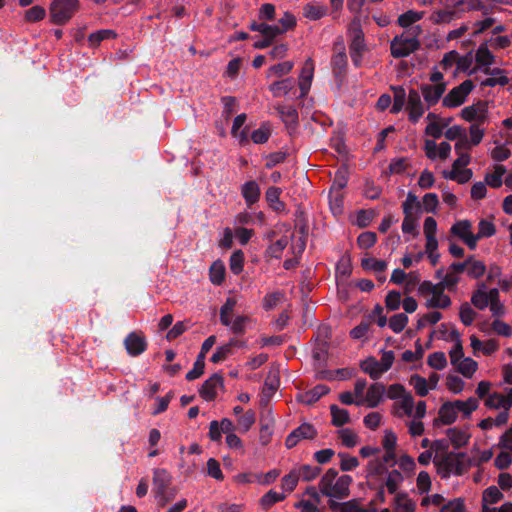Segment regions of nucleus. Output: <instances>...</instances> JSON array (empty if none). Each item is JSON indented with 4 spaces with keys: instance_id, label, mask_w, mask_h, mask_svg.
<instances>
[{
    "instance_id": "obj_39",
    "label": "nucleus",
    "mask_w": 512,
    "mask_h": 512,
    "mask_svg": "<svg viewBox=\"0 0 512 512\" xmlns=\"http://www.w3.org/2000/svg\"><path fill=\"white\" fill-rule=\"evenodd\" d=\"M506 173V168L503 165H496L493 173H488L485 176V182L492 188H499L502 185V176Z\"/></svg>"
},
{
    "instance_id": "obj_18",
    "label": "nucleus",
    "mask_w": 512,
    "mask_h": 512,
    "mask_svg": "<svg viewBox=\"0 0 512 512\" xmlns=\"http://www.w3.org/2000/svg\"><path fill=\"white\" fill-rule=\"evenodd\" d=\"M483 72L486 75H490L491 77L486 78L481 82V86L487 87H495L497 85L505 86L509 83L508 77L505 75V71L500 68L486 67L483 69Z\"/></svg>"
},
{
    "instance_id": "obj_11",
    "label": "nucleus",
    "mask_w": 512,
    "mask_h": 512,
    "mask_svg": "<svg viewBox=\"0 0 512 512\" xmlns=\"http://www.w3.org/2000/svg\"><path fill=\"white\" fill-rule=\"evenodd\" d=\"M347 55L345 52V45L343 41L334 44V55L331 59V65L334 75L339 78L346 74L347 70Z\"/></svg>"
},
{
    "instance_id": "obj_5",
    "label": "nucleus",
    "mask_w": 512,
    "mask_h": 512,
    "mask_svg": "<svg viewBox=\"0 0 512 512\" xmlns=\"http://www.w3.org/2000/svg\"><path fill=\"white\" fill-rule=\"evenodd\" d=\"M473 88L474 84L472 80L463 81L459 86L449 91L443 98L442 105L448 108H455L462 105Z\"/></svg>"
},
{
    "instance_id": "obj_61",
    "label": "nucleus",
    "mask_w": 512,
    "mask_h": 512,
    "mask_svg": "<svg viewBox=\"0 0 512 512\" xmlns=\"http://www.w3.org/2000/svg\"><path fill=\"white\" fill-rule=\"evenodd\" d=\"M471 303L479 310H484L488 305V298L486 296V291L482 289H477L473 292L471 297Z\"/></svg>"
},
{
    "instance_id": "obj_33",
    "label": "nucleus",
    "mask_w": 512,
    "mask_h": 512,
    "mask_svg": "<svg viewBox=\"0 0 512 512\" xmlns=\"http://www.w3.org/2000/svg\"><path fill=\"white\" fill-rule=\"evenodd\" d=\"M294 87V80L286 78L281 81H276L270 85V91L275 97L287 95Z\"/></svg>"
},
{
    "instance_id": "obj_25",
    "label": "nucleus",
    "mask_w": 512,
    "mask_h": 512,
    "mask_svg": "<svg viewBox=\"0 0 512 512\" xmlns=\"http://www.w3.org/2000/svg\"><path fill=\"white\" fill-rule=\"evenodd\" d=\"M439 421L443 425H451L457 419V411L453 401H447L442 404L438 411Z\"/></svg>"
},
{
    "instance_id": "obj_56",
    "label": "nucleus",
    "mask_w": 512,
    "mask_h": 512,
    "mask_svg": "<svg viewBox=\"0 0 512 512\" xmlns=\"http://www.w3.org/2000/svg\"><path fill=\"white\" fill-rule=\"evenodd\" d=\"M338 456L341 458L340 469L344 472L352 471L359 466V461L354 456L343 452L338 453Z\"/></svg>"
},
{
    "instance_id": "obj_13",
    "label": "nucleus",
    "mask_w": 512,
    "mask_h": 512,
    "mask_svg": "<svg viewBox=\"0 0 512 512\" xmlns=\"http://www.w3.org/2000/svg\"><path fill=\"white\" fill-rule=\"evenodd\" d=\"M445 6L450 7L459 19L462 14L478 11L484 8L480 0H445Z\"/></svg>"
},
{
    "instance_id": "obj_3",
    "label": "nucleus",
    "mask_w": 512,
    "mask_h": 512,
    "mask_svg": "<svg viewBox=\"0 0 512 512\" xmlns=\"http://www.w3.org/2000/svg\"><path fill=\"white\" fill-rule=\"evenodd\" d=\"M79 9V0H53L50 4V20L56 25H64Z\"/></svg>"
},
{
    "instance_id": "obj_32",
    "label": "nucleus",
    "mask_w": 512,
    "mask_h": 512,
    "mask_svg": "<svg viewBox=\"0 0 512 512\" xmlns=\"http://www.w3.org/2000/svg\"><path fill=\"white\" fill-rule=\"evenodd\" d=\"M453 402L457 413L462 412L465 418H469L472 412L475 411L479 405L478 400L474 397H470L466 401L455 400Z\"/></svg>"
},
{
    "instance_id": "obj_42",
    "label": "nucleus",
    "mask_w": 512,
    "mask_h": 512,
    "mask_svg": "<svg viewBox=\"0 0 512 512\" xmlns=\"http://www.w3.org/2000/svg\"><path fill=\"white\" fill-rule=\"evenodd\" d=\"M388 473L385 485L390 494H395L400 483L403 482L404 478L400 471L392 470Z\"/></svg>"
},
{
    "instance_id": "obj_58",
    "label": "nucleus",
    "mask_w": 512,
    "mask_h": 512,
    "mask_svg": "<svg viewBox=\"0 0 512 512\" xmlns=\"http://www.w3.org/2000/svg\"><path fill=\"white\" fill-rule=\"evenodd\" d=\"M238 428L240 432H247L255 422V413L253 411H247L238 418Z\"/></svg>"
},
{
    "instance_id": "obj_59",
    "label": "nucleus",
    "mask_w": 512,
    "mask_h": 512,
    "mask_svg": "<svg viewBox=\"0 0 512 512\" xmlns=\"http://www.w3.org/2000/svg\"><path fill=\"white\" fill-rule=\"evenodd\" d=\"M300 477L296 470H292L289 474L285 475L281 480V486L284 490L291 492L298 484Z\"/></svg>"
},
{
    "instance_id": "obj_53",
    "label": "nucleus",
    "mask_w": 512,
    "mask_h": 512,
    "mask_svg": "<svg viewBox=\"0 0 512 512\" xmlns=\"http://www.w3.org/2000/svg\"><path fill=\"white\" fill-rule=\"evenodd\" d=\"M408 322V317L404 313L393 315L389 320V327L395 333H400L404 330Z\"/></svg>"
},
{
    "instance_id": "obj_55",
    "label": "nucleus",
    "mask_w": 512,
    "mask_h": 512,
    "mask_svg": "<svg viewBox=\"0 0 512 512\" xmlns=\"http://www.w3.org/2000/svg\"><path fill=\"white\" fill-rule=\"evenodd\" d=\"M284 499L285 495L283 493H278L273 490H270L262 496L261 505L264 509H269L272 505Z\"/></svg>"
},
{
    "instance_id": "obj_62",
    "label": "nucleus",
    "mask_w": 512,
    "mask_h": 512,
    "mask_svg": "<svg viewBox=\"0 0 512 512\" xmlns=\"http://www.w3.org/2000/svg\"><path fill=\"white\" fill-rule=\"evenodd\" d=\"M342 444L347 448H353L357 444V435L350 429L345 428L338 431Z\"/></svg>"
},
{
    "instance_id": "obj_40",
    "label": "nucleus",
    "mask_w": 512,
    "mask_h": 512,
    "mask_svg": "<svg viewBox=\"0 0 512 512\" xmlns=\"http://www.w3.org/2000/svg\"><path fill=\"white\" fill-rule=\"evenodd\" d=\"M361 266L365 270H373L376 273L384 272L387 268V263L384 260H378L373 257L363 258Z\"/></svg>"
},
{
    "instance_id": "obj_51",
    "label": "nucleus",
    "mask_w": 512,
    "mask_h": 512,
    "mask_svg": "<svg viewBox=\"0 0 512 512\" xmlns=\"http://www.w3.org/2000/svg\"><path fill=\"white\" fill-rule=\"evenodd\" d=\"M503 494L496 486H490L483 492L482 501L486 504H495L503 499Z\"/></svg>"
},
{
    "instance_id": "obj_57",
    "label": "nucleus",
    "mask_w": 512,
    "mask_h": 512,
    "mask_svg": "<svg viewBox=\"0 0 512 512\" xmlns=\"http://www.w3.org/2000/svg\"><path fill=\"white\" fill-rule=\"evenodd\" d=\"M483 124L484 123H473L470 126V128H469L470 141L469 142L471 145L476 146L481 143L483 136L485 134V129L481 127Z\"/></svg>"
},
{
    "instance_id": "obj_9",
    "label": "nucleus",
    "mask_w": 512,
    "mask_h": 512,
    "mask_svg": "<svg viewBox=\"0 0 512 512\" xmlns=\"http://www.w3.org/2000/svg\"><path fill=\"white\" fill-rule=\"evenodd\" d=\"M317 436V430L310 423H302L299 427L295 428L285 440V445L288 449L295 447L302 439H313Z\"/></svg>"
},
{
    "instance_id": "obj_49",
    "label": "nucleus",
    "mask_w": 512,
    "mask_h": 512,
    "mask_svg": "<svg viewBox=\"0 0 512 512\" xmlns=\"http://www.w3.org/2000/svg\"><path fill=\"white\" fill-rule=\"evenodd\" d=\"M116 36H117V34L113 30H110V29L99 30L97 32L90 34L88 37V41L91 44V46H97L104 39H114V38H116Z\"/></svg>"
},
{
    "instance_id": "obj_24",
    "label": "nucleus",
    "mask_w": 512,
    "mask_h": 512,
    "mask_svg": "<svg viewBox=\"0 0 512 512\" xmlns=\"http://www.w3.org/2000/svg\"><path fill=\"white\" fill-rule=\"evenodd\" d=\"M281 193V188L275 186L269 187L265 193V198L270 208H272L274 211L278 213H282L285 211V204L280 200Z\"/></svg>"
},
{
    "instance_id": "obj_44",
    "label": "nucleus",
    "mask_w": 512,
    "mask_h": 512,
    "mask_svg": "<svg viewBox=\"0 0 512 512\" xmlns=\"http://www.w3.org/2000/svg\"><path fill=\"white\" fill-rule=\"evenodd\" d=\"M206 354H198L196 361L194 362L193 368L186 374L188 381L199 378L204 373Z\"/></svg>"
},
{
    "instance_id": "obj_27",
    "label": "nucleus",
    "mask_w": 512,
    "mask_h": 512,
    "mask_svg": "<svg viewBox=\"0 0 512 512\" xmlns=\"http://www.w3.org/2000/svg\"><path fill=\"white\" fill-rule=\"evenodd\" d=\"M338 471L334 468H329L319 481V490L323 496L328 497L331 495V490L334 486Z\"/></svg>"
},
{
    "instance_id": "obj_46",
    "label": "nucleus",
    "mask_w": 512,
    "mask_h": 512,
    "mask_svg": "<svg viewBox=\"0 0 512 512\" xmlns=\"http://www.w3.org/2000/svg\"><path fill=\"white\" fill-rule=\"evenodd\" d=\"M496 233L495 225L491 221L482 219L478 224V232L475 234L476 243L482 238H488Z\"/></svg>"
},
{
    "instance_id": "obj_35",
    "label": "nucleus",
    "mask_w": 512,
    "mask_h": 512,
    "mask_svg": "<svg viewBox=\"0 0 512 512\" xmlns=\"http://www.w3.org/2000/svg\"><path fill=\"white\" fill-rule=\"evenodd\" d=\"M455 19H458L456 17L455 12L450 7H447V6L445 9L433 12L430 16V20L434 24H446V23H450L451 21H453Z\"/></svg>"
},
{
    "instance_id": "obj_63",
    "label": "nucleus",
    "mask_w": 512,
    "mask_h": 512,
    "mask_svg": "<svg viewBox=\"0 0 512 512\" xmlns=\"http://www.w3.org/2000/svg\"><path fill=\"white\" fill-rule=\"evenodd\" d=\"M46 15V11L42 6L36 5L25 12V20L27 22H38Z\"/></svg>"
},
{
    "instance_id": "obj_60",
    "label": "nucleus",
    "mask_w": 512,
    "mask_h": 512,
    "mask_svg": "<svg viewBox=\"0 0 512 512\" xmlns=\"http://www.w3.org/2000/svg\"><path fill=\"white\" fill-rule=\"evenodd\" d=\"M376 233L367 231L361 233L357 238V244L362 249H369L376 243Z\"/></svg>"
},
{
    "instance_id": "obj_22",
    "label": "nucleus",
    "mask_w": 512,
    "mask_h": 512,
    "mask_svg": "<svg viewBox=\"0 0 512 512\" xmlns=\"http://www.w3.org/2000/svg\"><path fill=\"white\" fill-rule=\"evenodd\" d=\"M171 483V476L165 469H155L153 485L157 496H164Z\"/></svg>"
},
{
    "instance_id": "obj_48",
    "label": "nucleus",
    "mask_w": 512,
    "mask_h": 512,
    "mask_svg": "<svg viewBox=\"0 0 512 512\" xmlns=\"http://www.w3.org/2000/svg\"><path fill=\"white\" fill-rule=\"evenodd\" d=\"M244 266V253L241 250H236L232 253L229 261V268L235 275L243 271Z\"/></svg>"
},
{
    "instance_id": "obj_43",
    "label": "nucleus",
    "mask_w": 512,
    "mask_h": 512,
    "mask_svg": "<svg viewBox=\"0 0 512 512\" xmlns=\"http://www.w3.org/2000/svg\"><path fill=\"white\" fill-rule=\"evenodd\" d=\"M331 337V328L327 325L318 327L316 341L318 343V350L326 351L330 348L327 339Z\"/></svg>"
},
{
    "instance_id": "obj_17",
    "label": "nucleus",
    "mask_w": 512,
    "mask_h": 512,
    "mask_svg": "<svg viewBox=\"0 0 512 512\" xmlns=\"http://www.w3.org/2000/svg\"><path fill=\"white\" fill-rule=\"evenodd\" d=\"M353 482V479L350 475H342L338 477L334 483V486L331 490V495L329 498L336 499H345L350 495V485Z\"/></svg>"
},
{
    "instance_id": "obj_6",
    "label": "nucleus",
    "mask_w": 512,
    "mask_h": 512,
    "mask_svg": "<svg viewBox=\"0 0 512 512\" xmlns=\"http://www.w3.org/2000/svg\"><path fill=\"white\" fill-rule=\"evenodd\" d=\"M430 336L431 338L443 339L452 342L453 346L449 352H463V346L459 332L447 324H441L437 329L431 332Z\"/></svg>"
},
{
    "instance_id": "obj_12",
    "label": "nucleus",
    "mask_w": 512,
    "mask_h": 512,
    "mask_svg": "<svg viewBox=\"0 0 512 512\" xmlns=\"http://www.w3.org/2000/svg\"><path fill=\"white\" fill-rule=\"evenodd\" d=\"M451 364L457 372L466 378H471L478 368V364L470 357H464L465 354H449Z\"/></svg>"
},
{
    "instance_id": "obj_16",
    "label": "nucleus",
    "mask_w": 512,
    "mask_h": 512,
    "mask_svg": "<svg viewBox=\"0 0 512 512\" xmlns=\"http://www.w3.org/2000/svg\"><path fill=\"white\" fill-rule=\"evenodd\" d=\"M445 90V83H438L435 85L423 84L421 86L422 95L429 107L435 105L440 100Z\"/></svg>"
},
{
    "instance_id": "obj_64",
    "label": "nucleus",
    "mask_w": 512,
    "mask_h": 512,
    "mask_svg": "<svg viewBox=\"0 0 512 512\" xmlns=\"http://www.w3.org/2000/svg\"><path fill=\"white\" fill-rule=\"evenodd\" d=\"M512 463V453L511 451H502L499 453L494 461V465L499 470L508 469Z\"/></svg>"
},
{
    "instance_id": "obj_23",
    "label": "nucleus",
    "mask_w": 512,
    "mask_h": 512,
    "mask_svg": "<svg viewBox=\"0 0 512 512\" xmlns=\"http://www.w3.org/2000/svg\"><path fill=\"white\" fill-rule=\"evenodd\" d=\"M385 390L384 384L376 382L370 385L367 390L366 397L362 401H365L368 407L376 408L382 401Z\"/></svg>"
},
{
    "instance_id": "obj_28",
    "label": "nucleus",
    "mask_w": 512,
    "mask_h": 512,
    "mask_svg": "<svg viewBox=\"0 0 512 512\" xmlns=\"http://www.w3.org/2000/svg\"><path fill=\"white\" fill-rule=\"evenodd\" d=\"M242 195L248 206L256 203L260 198V188L255 181H248L242 186Z\"/></svg>"
},
{
    "instance_id": "obj_10",
    "label": "nucleus",
    "mask_w": 512,
    "mask_h": 512,
    "mask_svg": "<svg viewBox=\"0 0 512 512\" xmlns=\"http://www.w3.org/2000/svg\"><path fill=\"white\" fill-rule=\"evenodd\" d=\"M348 34L351 38L349 50L355 52H365L366 44L364 39V32L361 27L360 19L355 17L348 28Z\"/></svg>"
},
{
    "instance_id": "obj_38",
    "label": "nucleus",
    "mask_w": 512,
    "mask_h": 512,
    "mask_svg": "<svg viewBox=\"0 0 512 512\" xmlns=\"http://www.w3.org/2000/svg\"><path fill=\"white\" fill-rule=\"evenodd\" d=\"M279 387V378L277 376V372L270 371L267 375L264 387H263V396L269 400V398L276 392Z\"/></svg>"
},
{
    "instance_id": "obj_31",
    "label": "nucleus",
    "mask_w": 512,
    "mask_h": 512,
    "mask_svg": "<svg viewBox=\"0 0 512 512\" xmlns=\"http://www.w3.org/2000/svg\"><path fill=\"white\" fill-rule=\"evenodd\" d=\"M332 416V425L335 427H342L350 422V415L346 409L339 408L336 404L330 406Z\"/></svg>"
},
{
    "instance_id": "obj_45",
    "label": "nucleus",
    "mask_w": 512,
    "mask_h": 512,
    "mask_svg": "<svg viewBox=\"0 0 512 512\" xmlns=\"http://www.w3.org/2000/svg\"><path fill=\"white\" fill-rule=\"evenodd\" d=\"M409 384L414 387L417 395L421 397H425L429 392L427 380L418 374H413L410 377Z\"/></svg>"
},
{
    "instance_id": "obj_34",
    "label": "nucleus",
    "mask_w": 512,
    "mask_h": 512,
    "mask_svg": "<svg viewBox=\"0 0 512 512\" xmlns=\"http://www.w3.org/2000/svg\"><path fill=\"white\" fill-rule=\"evenodd\" d=\"M210 281L221 285L225 279V266L221 260L214 261L209 269Z\"/></svg>"
},
{
    "instance_id": "obj_14",
    "label": "nucleus",
    "mask_w": 512,
    "mask_h": 512,
    "mask_svg": "<svg viewBox=\"0 0 512 512\" xmlns=\"http://www.w3.org/2000/svg\"><path fill=\"white\" fill-rule=\"evenodd\" d=\"M406 109L409 112V120L416 123L424 114V107L418 91L411 89L408 94Z\"/></svg>"
},
{
    "instance_id": "obj_36",
    "label": "nucleus",
    "mask_w": 512,
    "mask_h": 512,
    "mask_svg": "<svg viewBox=\"0 0 512 512\" xmlns=\"http://www.w3.org/2000/svg\"><path fill=\"white\" fill-rule=\"evenodd\" d=\"M277 111L287 126H296L298 123V112L293 106H278Z\"/></svg>"
},
{
    "instance_id": "obj_41",
    "label": "nucleus",
    "mask_w": 512,
    "mask_h": 512,
    "mask_svg": "<svg viewBox=\"0 0 512 512\" xmlns=\"http://www.w3.org/2000/svg\"><path fill=\"white\" fill-rule=\"evenodd\" d=\"M322 469L319 466H311L308 464L302 465L297 473L299 474V477L306 482L312 481L315 478H317Z\"/></svg>"
},
{
    "instance_id": "obj_7",
    "label": "nucleus",
    "mask_w": 512,
    "mask_h": 512,
    "mask_svg": "<svg viewBox=\"0 0 512 512\" xmlns=\"http://www.w3.org/2000/svg\"><path fill=\"white\" fill-rule=\"evenodd\" d=\"M450 233L458 237L469 249L477 247L475 234L472 232V224L469 220H460L452 225Z\"/></svg>"
},
{
    "instance_id": "obj_50",
    "label": "nucleus",
    "mask_w": 512,
    "mask_h": 512,
    "mask_svg": "<svg viewBox=\"0 0 512 512\" xmlns=\"http://www.w3.org/2000/svg\"><path fill=\"white\" fill-rule=\"evenodd\" d=\"M476 316L477 313L471 308L469 303L465 302L460 306L459 317L465 326L471 325Z\"/></svg>"
},
{
    "instance_id": "obj_1",
    "label": "nucleus",
    "mask_w": 512,
    "mask_h": 512,
    "mask_svg": "<svg viewBox=\"0 0 512 512\" xmlns=\"http://www.w3.org/2000/svg\"><path fill=\"white\" fill-rule=\"evenodd\" d=\"M423 30L420 25L410 27L408 30L396 35L390 41V54L393 58L399 59L409 56L418 51L421 47L419 36Z\"/></svg>"
},
{
    "instance_id": "obj_19",
    "label": "nucleus",
    "mask_w": 512,
    "mask_h": 512,
    "mask_svg": "<svg viewBox=\"0 0 512 512\" xmlns=\"http://www.w3.org/2000/svg\"><path fill=\"white\" fill-rule=\"evenodd\" d=\"M425 154L426 156L434 160L437 155L440 159L445 160L449 157L450 151H451V145L448 142H441L439 144L438 153L437 150V144L433 140H426L425 146H424Z\"/></svg>"
},
{
    "instance_id": "obj_21",
    "label": "nucleus",
    "mask_w": 512,
    "mask_h": 512,
    "mask_svg": "<svg viewBox=\"0 0 512 512\" xmlns=\"http://www.w3.org/2000/svg\"><path fill=\"white\" fill-rule=\"evenodd\" d=\"M330 391L329 387L323 384L316 385L312 389L300 394L297 399L299 402L311 405L317 402L322 396L328 394Z\"/></svg>"
},
{
    "instance_id": "obj_30",
    "label": "nucleus",
    "mask_w": 512,
    "mask_h": 512,
    "mask_svg": "<svg viewBox=\"0 0 512 512\" xmlns=\"http://www.w3.org/2000/svg\"><path fill=\"white\" fill-rule=\"evenodd\" d=\"M475 61L478 66L486 68L495 63L494 55L489 51L487 45L481 44L476 51Z\"/></svg>"
},
{
    "instance_id": "obj_15",
    "label": "nucleus",
    "mask_w": 512,
    "mask_h": 512,
    "mask_svg": "<svg viewBox=\"0 0 512 512\" xmlns=\"http://www.w3.org/2000/svg\"><path fill=\"white\" fill-rule=\"evenodd\" d=\"M223 386V377L217 373L213 374L202 384L199 393L206 401H212L216 398V388Z\"/></svg>"
},
{
    "instance_id": "obj_37",
    "label": "nucleus",
    "mask_w": 512,
    "mask_h": 512,
    "mask_svg": "<svg viewBox=\"0 0 512 512\" xmlns=\"http://www.w3.org/2000/svg\"><path fill=\"white\" fill-rule=\"evenodd\" d=\"M424 17V12H418L414 10H408L405 13L401 14L398 19L397 23L399 26L403 28H408L417 21L421 20Z\"/></svg>"
},
{
    "instance_id": "obj_20",
    "label": "nucleus",
    "mask_w": 512,
    "mask_h": 512,
    "mask_svg": "<svg viewBox=\"0 0 512 512\" xmlns=\"http://www.w3.org/2000/svg\"><path fill=\"white\" fill-rule=\"evenodd\" d=\"M127 352H144L147 342L142 332H131L124 341Z\"/></svg>"
},
{
    "instance_id": "obj_47",
    "label": "nucleus",
    "mask_w": 512,
    "mask_h": 512,
    "mask_svg": "<svg viewBox=\"0 0 512 512\" xmlns=\"http://www.w3.org/2000/svg\"><path fill=\"white\" fill-rule=\"evenodd\" d=\"M394 91V103L391 108V113L400 112L406 102V92L402 86H397L392 88Z\"/></svg>"
},
{
    "instance_id": "obj_52",
    "label": "nucleus",
    "mask_w": 512,
    "mask_h": 512,
    "mask_svg": "<svg viewBox=\"0 0 512 512\" xmlns=\"http://www.w3.org/2000/svg\"><path fill=\"white\" fill-rule=\"evenodd\" d=\"M236 301L232 298H228L224 305L220 309V321L223 325L228 326L231 324L230 316L235 307Z\"/></svg>"
},
{
    "instance_id": "obj_4",
    "label": "nucleus",
    "mask_w": 512,
    "mask_h": 512,
    "mask_svg": "<svg viewBox=\"0 0 512 512\" xmlns=\"http://www.w3.org/2000/svg\"><path fill=\"white\" fill-rule=\"evenodd\" d=\"M394 354H382V358L378 360L374 356H368L360 361V369L372 380H378L393 365Z\"/></svg>"
},
{
    "instance_id": "obj_29",
    "label": "nucleus",
    "mask_w": 512,
    "mask_h": 512,
    "mask_svg": "<svg viewBox=\"0 0 512 512\" xmlns=\"http://www.w3.org/2000/svg\"><path fill=\"white\" fill-rule=\"evenodd\" d=\"M328 12V8L324 5L307 3L303 7V15L305 18L316 21L323 18Z\"/></svg>"
},
{
    "instance_id": "obj_54",
    "label": "nucleus",
    "mask_w": 512,
    "mask_h": 512,
    "mask_svg": "<svg viewBox=\"0 0 512 512\" xmlns=\"http://www.w3.org/2000/svg\"><path fill=\"white\" fill-rule=\"evenodd\" d=\"M451 305V299L446 294H437L427 301V307L445 309Z\"/></svg>"
},
{
    "instance_id": "obj_8",
    "label": "nucleus",
    "mask_w": 512,
    "mask_h": 512,
    "mask_svg": "<svg viewBox=\"0 0 512 512\" xmlns=\"http://www.w3.org/2000/svg\"><path fill=\"white\" fill-rule=\"evenodd\" d=\"M461 117L468 122L485 123L488 119V103L480 100L473 105L466 106L461 111Z\"/></svg>"
},
{
    "instance_id": "obj_2",
    "label": "nucleus",
    "mask_w": 512,
    "mask_h": 512,
    "mask_svg": "<svg viewBox=\"0 0 512 512\" xmlns=\"http://www.w3.org/2000/svg\"><path fill=\"white\" fill-rule=\"evenodd\" d=\"M436 465L442 470V477L447 478L451 473L457 476L463 475L474 465V462L464 452H450L442 455Z\"/></svg>"
},
{
    "instance_id": "obj_26",
    "label": "nucleus",
    "mask_w": 512,
    "mask_h": 512,
    "mask_svg": "<svg viewBox=\"0 0 512 512\" xmlns=\"http://www.w3.org/2000/svg\"><path fill=\"white\" fill-rule=\"evenodd\" d=\"M446 434L455 449H460L466 446L470 439V435L466 431L460 430L456 427L447 429Z\"/></svg>"
}]
</instances>
